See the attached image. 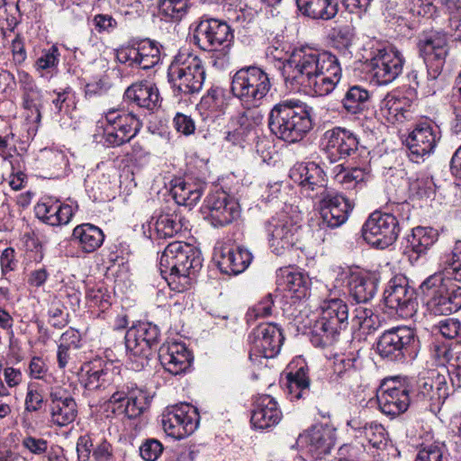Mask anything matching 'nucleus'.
<instances>
[{"label":"nucleus","mask_w":461,"mask_h":461,"mask_svg":"<svg viewBox=\"0 0 461 461\" xmlns=\"http://www.w3.org/2000/svg\"><path fill=\"white\" fill-rule=\"evenodd\" d=\"M385 305L401 316H411L415 308V293L405 280H391L384 293Z\"/></svg>","instance_id":"nucleus-24"},{"label":"nucleus","mask_w":461,"mask_h":461,"mask_svg":"<svg viewBox=\"0 0 461 461\" xmlns=\"http://www.w3.org/2000/svg\"><path fill=\"white\" fill-rule=\"evenodd\" d=\"M282 418V412L276 400L268 394L258 396L254 403L251 423L254 427L264 429L276 425Z\"/></svg>","instance_id":"nucleus-30"},{"label":"nucleus","mask_w":461,"mask_h":461,"mask_svg":"<svg viewBox=\"0 0 461 461\" xmlns=\"http://www.w3.org/2000/svg\"><path fill=\"white\" fill-rule=\"evenodd\" d=\"M158 359L165 370L177 375L190 367L193 356L184 343L175 341L163 344L159 348Z\"/></svg>","instance_id":"nucleus-25"},{"label":"nucleus","mask_w":461,"mask_h":461,"mask_svg":"<svg viewBox=\"0 0 461 461\" xmlns=\"http://www.w3.org/2000/svg\"><path fill=\"white\" fill-rule=\"evenodd\" d=\"M155 229L160 238L172 237L182 229L180 217L176 213L160 214L156 220Z\"/></svg>","instance_id":"nucleus-50"},{"label":"nucleus","mask_w":461,"mask_h":461,"mask_svg":"<svg viewBox=\"0 0 461 461\" xmlns=\"http://www.w3.org/2000/svg\"><path fill=\"white\" fill-rule=\"evenodd\" d=\"M188 0H160L158 11L162 19L167 22H178L187 13Z\"/></svg>","instance_id":"nucleus-49"},{"label":"nucleus","mask_w":461,"mask_h":461,"mask_svg":"<svg viewBox=\"0 0 461 461\" xmlns=\"http://www.w3.org/2000/svg\"><path fill=\"white\" fill-rule=\"evenodd\" d=\"M439 271L442 276L449 280L454 279L461 282V241L455 243L454 249L443 256L439 259Z\"/></svg>","instance_id":"nucleus-39"},{"label":"nucleus","mask_w":461,"mask_h":461,"mask_svg":"<svg viewBox=\"0 0 461 461\" xmlns=\"http://www.w3.org/2000/svg\"><path fill=\"white\" fill-rule=\"evenodd\" d=\"M71 240L83 251L91 253L100 248L104 242V235L97 226L83 223L73 230Z\"/></svg>","instance_id":"nucleus-35"},{"label":"nucleus","mask_w":461,"mask_h":461,"mask_svg":"<svg viewBox=\"0 0 461 461\" xmlns=\"http://www.w3.org/2000/svg\"><path fill=\"white\" fill-rule=\"evenodd\" d=\"M251 260L252 255L248 249L223 247L220 249L218 267L222 273L238 275L247 269Z\"/></svg>","instance_id":"nucleus-31"},{"label":"nucleus","mask_w":461,"mask_h":461,"mask_svg":"<svg viewBox=\"0 0 461 461\" xmlns=\"http://www.w3.org/2000/svg\"><path fill=\"white\" fill-rule=\"evenodd\" d=\"M297 444L314 458H321L330 452L335 445V437L330 429L314 426L299 435Z\"/></svg>","instance_id":"nucleus-26"},{"label":"nucleus","mask_w":461,"mask_h":461,"mask_svg":"<svg viewBox=\"0 0 461 461\" xmlns=\"http://www.w3.org/2000/svg\"><path fill=\"white\" fill-rule=\"evenodd\" d=\"M163 449L160 441L155 438H149L140 447V454L145 461H156L162 454Z\"/></svg>","instance_id":"nucleus-61"},{"label":"nucleus","mask_w":461,"mask_h":461,"mask_svg":"<svg viewBox=\"0 0 461 461\" xmlns=\"http://www.w3.org/2000/svg\"><path fill=\"white\" fill-rule=\"evenodd\" d=\"M285 340L281 329L275 323H262L249 336L250 343L249 358L253 356L272 358L277 355Z\"/></svg>","instance_id":"nucleus-18"},{"label":"nucleus","mask_w":461,"mask_h":461,"mask_svg":"<svg viewBox=\"0 0 461 461\" xmlns=\"http://www.w3.org/2000/svg\"><path fill=\"white\" fill-rule=\"evenodd\" d=\"M279 276L284 279L285 289L295 298H305L308 294L309 278L303 273L289 267L279 269Z\"/></svg>","instance_id":"nucleus-42"},{"label":"nucleus","mask_w":461,"mask_h":461,"mask_svg":"<svg viewBox=\"0 0 461 461\" xmlns=\"http://www.w3.org/2000/svg\"><path fill=\"white\" fill-rule=\"evenodd\" d=\"M445 8L448 15L446 33L433 32L419 41L420 52L427 66V82L422 85L427 95H434L440 88L438 77L447 55L446 34L461 41V0H446Z\"/></svg>","instance_id":"nucleus-1"},{"label":"nucleus","mask_w":461,"mask_h":461,"mask_svg":"<svg viewBox=\"0 0 461 461\" xmlns=\"http://www.w3.org/2000/svg\"><path fill=\"white\" fill-rule=\"evenodd\" d=\"M261 121L262 115L253 110L248 109L240 113L231 119L230 128L226 133L225 140L233 145L240 144Z\"/></svg>","instance_id":"nucleus-32"},{"label":"nucleus","mask_w":461,"mask_h":461,"mask_svg":"<svg viewBox=\"0 0 461 461\" xmlns=\"http://www.w3.org/2000/svg\"><path fill=\"white\" fill-rule=\"evenodd\" d=\"M193 38L194 44L201 50L220 52V55L225 59L234 35L226 22L215 18H205L196 24Z\"/></svg>","instance_id":"nucleus-10"},{"label":"nucleus","mask_w":461,"mask_h":461,"mask_svg":"<svg viewBox=\"0 0 461 461\" xmlns=\"http://www.w3.org/2000/svg\"><path fill=\"white\" fill-rule=\"evenodd\" d=\"M334 56L309 46L294 49L284 62L283 76L286 86L300 91L301 86L315 73L321 71L326 63L331 64L330 59Z\"/></svg>","instance_id":"nucleus-4"},{"label":"nucleus","mask_w":461,"mask_h":461,"mask_svg":"<svg viewBox=\"0 0 461 461\" xmlns=\"http://www.w3.org/2000/svg\"><path fill=\"white\" fill-rule=\"evenodd\" d=\"M167 74L174 90L184 95L198 93L205 79L202 59L189 52H179L170 64Z\"/></svg>","instance_id":"nucleus-6"},{"label":"nucleus","mask_w":461,"mask_h":461,"mask_svg":"<svg viewBox=\"0 0 461 461\" xmlns=\"http://www.w3.org/2000/svg\"><path fill=\"white\" fill-rule=\"evenodd\" d=\"M107 127L104 143L118 147L130 141L140 131L141 123L137 117L123 109H110L105 113Z\"/></svg>","instance_id":"nucleus-12"},{"label":"nucleus","mask_w":461,"mask_h":461,"mask_svg":"<svg viewBox=\"0 0 461 461\" xmlns=\"http://www.w3.org/2000/svg\"><path fill=\"white\" fill-rule=\"evenodd\" d=\"M411 401L421 409L436 414L447 399V386L444 377H420L411 391Z\"/></svg>","instance_id":"nucleus-17"},{"label":"nucleus","mask_w":461,"mask_h":461,"mask_svg":"<svg viewBox=\"0 0 461 461\" xmlns=\"http://www.w3.org/2000/svg\"><path fill=\"white\" fill-rule=\"evenodd\" d=\"M407 386L388 387L377 396L378 405L383 413L397 416L407 411L411 398Z\"/></svg>","instance_id":"nucleus-29"},{"label":"nucleus","mask_w":461,"mask_h":461,"mask_svg":"<svg viewBox=\"0 0 461 461\" xmlns=\"http://www.w3.org/2000/svg\"><path fill=\"white\" fill-rule=\"evenodd\" d=\"M379 316L375 314L371 309L358 307L355 311L352 319V327L364 334H371L380 327Z\"/></svg>","instance_id":"nucleus-47"},{"label":"nucleus","mask_w":461,"mask_h":461,"mask_svg":"<svg viewBox=\"0 0 461 461\" xmlns=\"http://www.w3.org/2000/svg\"><path fill=\"white\" fill-rule=\"evenodd\" d=\"M298 10L312 19L329 21L339 12L337 0H295Z\"/></svg>","instance_id":"nucleus-36"},{"label":"nucleus","mask_w":461,"mask_h":461,"mask_svg":"<svg viewBox=\"0 0 461 461\" xmlns=\"http://www.w3.org/2000/svg\"><path fill=\"white\" fill-rule=\"evenodd\" d=\"M458 352H454L449 344L435 342L431 347V357L440 366L447 365V367L452 366L453 359Z\"/></svg>","instance_id":"nucleus-55"},{"label":"nucleus","mask_w":461,"mask_h":461,"mask_svg":"<svg viewBox=\"0 0 461 461\" xmlns=\"http://www.w3.org/2000/svg\"><path fill=\"white\" fill-rule=\"evenodd\" d=\"M269 247L276 254L294 247L300 239L301 225L286 213L273 216L266 223Z\"/></svg>","instance_id":"nucleus-15"},{"label":"nucleus","mask_w":461,"mask_h":461,"mask_svg":"<svg viewBox=\"0 0 461 461\" xmlns=\"http://www.w3.org/2000/svg\"><path fill=\"white\" fill-rule=\"evenodd\" d=\"M380 110L388 121H398V116H402V101L393 95H387L381 103Z\"/></svg>","instance_id":"nucleus-56"},{"label":"nucleus","mask_w":461,"mask_h":461,"mask_svg":"<svg viewBox=\"0 0 461 461\" xmlns=\"http://www.w3.org/2000/svg\"><path fill=\"white\" fill-rule=\"evenodd\" d=\"M271 88L268 75L255 66L239 69L231 78L230 91L249 109L258 106Z\"/></svg>","instance_id":"nucleus-7"},{"label":"nucleus","mask_w":461,"mask_h":461,"mask_svg":"<svg viewBox=\"0 0 461 461\" xmlns=\"http://www.w3.org/2000/svg\"><path fill=\"white\" fill-rule=\"evenodd\" d=\"M357 135L341 127L327 130L321 139V149L330 163L344 160L354 155L358 149Z\"/></svg>","instance_id":"nucleus-14"},{"label":"nucleus","mask_w":461,"mask_h":461,"mask_svg":"<svg viewBox=\"0 0 461 461\" xmlns=\"http://www.w3.org/2000/svg\"><path fill=\"white\" fill-rule=\"evenodd\" d=\"M310 108L298 100H285L274 105L268 114L270 131L278 139L294 143L312 128Z\"/></svg>","instance_id":"nucleus-3"},{"label":"nucleus","mask_w":461,"mask_h":461,"mask_svg":"<svg viewBox=\"0 0 461 461\" xmlns=\"http://www.w3.org/2000/svg\"><path fill=\"white\" fill-rule=\"evenodd\" d=\"M42 105L43 95L39 87L23 93V107L27 112V119L32 118L33 122L39 123L41 120Z\"/></svg>","instance_id":"nucleus-48"},{"label":"nucleus","mask_w":461,"mask_h":461,"mask_svg":"<svg viewBox=\"0 0 461 461\" xmlns=\"http://www.w3.org/2000/svg\"><path fill=\"white\" fill-rule=\"evenodd\" d=\"M289 176L312 199H318L328 191L325 174L314 162L295 164L290 169Z\"/></svg>","instance_id":"nucleus-20"},{"label":"nucleus","mask_w":461,"mask_h":461,"mask_svg":"<svg viewBox=\"0 0 461 461\" xmlns=\"http://www.w3.org/2000/svg\"><path fill=\"white\" fill-rule=\"evenodd\" d=\"M59 51L57 46L52 45L47 50L41 51V55L35 62L37 70H44L56 67L59 60Z\"/></svg>","instance_id":"nucleus-60"},{"label":"nucleus","mask_w":461,"mask_h":461,"mask_svg":"<svg viewBox=\"0 0 461 461\" xmlns=\"http://www.w3.org/2000/svg\"><path fill=\"white\" fill-rule=\"evenodd\" d=\"M203 211L214 227L230 224L240 216V204L226 192L217 190L210 194L204 200Z\"/></svg>","instance_id":"nucleus-19"},{"label":"nucleus","mask_w":461,"mask_h":461,"mask_svg":"<svg viewBox=\"0 0 461 461\" xmlns=\"http://www.w3.org/2000/svg\"><path fill=\"white\" fill-rule=\"evenodd\" d=\"M318 200L321 226L334 229L346 222L352 210L348 199L340 194H333L328 190Z\"/></svg>","instance_id":"nucleus-23"},{"label":"nucleus","mask_w":461,"mask_h":461,"mask_svg":"<svg viewBox=\"0 0 461 461\" xmlns=\"http://www.w3.org/2000/svg\"><path fill=\"white\" fill-rule=\"evenodd\" d=\"M273 304L274 301L270 294L264 296L257 304L249 309L246 314L248 322L271 315Z\"/></svg>","instance_id":"nucleus-57"},{"label":"nucleus","mask_w":461,"mask_h":461,"mask_svg":"<svg viewBox=\"0 0 461 461\" xmlns=\"http://www.w3.org/2000/svg\"><path fill=\"white\" fill-rule=\"evenodd\" d=\"M370 99V93L360 86H350L346 92L341 104L343 108L351 114H357L364 111Z\"/></svg>","instance_id":"nucleus-44"},{"label":"nucleus","mask_w":461,"mask_h":461,"mask_svg":"<svg viewBox=\"0 0 461 461\" xmlns=\"http://www.w3.org/2000/svg\"><path fill=\"white\" fill-rule=\"evenodd\" d=\"M44 403V397L42 391L40 389L39 384L30 383L27 387L24 408L28 412L39 411Z\"/></svg>","instance_id":"nucleus-54"},{"label":"nucleus","mask_w":461,"mask_h":461,"mask_svg":"<svg viewBox=\"0 0 461 461\" xmlns=\"http://www.w3.org/2000/svg\"><path fill=\"white\" fill-rule=\"evenodd\" d=\"M50 415L52 421L59 426L73 422L77 414V407L73 397L60 386L52 387L50 391Z\"/></svg>","instance_id":"nucleus-28"},{"label":"nucleus","mask_w":461,"mask_h":461,"mask_svg":"<svg viewBox=\"0 0 461 461\" xmlns=\"http://www.w3.org/2000/svg\"><path fill=\"white\" fill-rule=\"evenodd\" d=\"M367 177L368 172L360 167H352L348 170L341 168V170L336 175V180L347 189H352L358 185H362Z\"/></svg>","instance_id":"nucleus-51"},{"label":"nucleus","mask_w":461,"mask_h":461,"mask_svg":"<svg viewBox=\"0 0 461 461\" xmlns=\"http://www.w3.org/2000/svg\"><path fill=\"white\" fill-rule=\"evenodd\" d=\"M159 337L158 326L150 322H140L127 330L125 346L130 358L136 362V368L148 365L158 348Z\"/></svg>","instance_id":"nucleus-9"},{"label":"nucleus","mask_w":461,"mask_h":461,"mask_svg":"<svg viewBox=\"0 0 461 461\" xmlns=\"http://www.w3.org/2000/svg\"><path fill=\"white\" fill-rule=\"evenodd\" d=\"M60 202L53 197H43L35 205V214L43 222L50 225L49 219L54 218Z\"/></svg>","instance_id":"nucleus-53"},{"label":"nucleus","mask_w":461,"mask_h":461,"mask_svg":"<svg viewBox=\"0 0 461 461\" xmlns=\"http://www.w3.org/2000/svg\"><path fill=\"white\" fill-rule=\"evenodd\" d=\"M204 189V183L177 178L173 181L171 194L177 204L192 207L200 201Z\"/></svg>","instance_id":"nucleus-34"},{"label":"nucleus","mask_w":461,"mask_h":461,"mask_svg":"<svg viewBox=\"0 0 461 461\" xmlns=\"http://www.w3.org/2000/svg\"><path fill=\"white\" fill-rule=\"evenodd\" d=\"M286 389L291 399H305L310 396V378L307 367H300L294 374L286 376Z\"/></svg>","instance_id":"nucleus-43"},{"label":"nucleus","mask_w":461,"mask_h":461,"mask_svg":"<svg viewBox=\"0 0 461 461\" xmlns=\"http://www.w3.org/2000/svg\"><path fill=\"white\" fill-rule=\"evenodd\" d=\"M354 34L352 30L348 27H339L333 30L332 32V41L335 48L339 50L346 52L349 50V48L352 46Z\"/></svg>","instance_id":"nucleus-59"},{"label":"nucleus","mask_w":461,"mask_h":461,"mask_svg":"<svg viewBox=\"0 0 461 461\" xmlns=\"http://www.w3.org/2000/svg\"><path fill=\"white\" fill-rule=\"evenodd\" d=\"M404 59L402 54L393 49L377 50L370 59L373 77L378 85L394 81L402 72Z\"/></svg>","instance_id":"nucleus-22"},{"label":"nucleus","mask_w":461,"mask_h":461,"mask_svg":"<svg viewBox=\"0 0 461 461\" xmlns=\"http://www.w3.org/2000/svg\"><path fill=\"white\" fill-rule=\"evenodd\" d=\"M416 340L412 329L398 326L385 330L376 342L377 354L389 361H402Z\"/></svg>","instance_id":"nucleus-13"},{"label":"nucleus","mask_w":461,"mask_h":461,"mask_svg":"<svg viewBox=\"0 0 461 461\" xmlns=\"http://www.w3.org/2000/svg\"><path fill=\"white\" fill-rule=\"evenodd\" d=\"M203 101L212 109L223 111L225 107L224 89L220 86H212Z\"/></svg>","instance_id":"nucleus-63"},{"label":"nucleus","mask_w":461,"mask_h":461,"mask_svg":"<svg viewBox=\"0 0 461 461\" xmlns=\"http://www.w3.org/2000/svg\"><path fill=\"white\" fill-rule=\"evenodd\" d=\"M330 63H326L321 71H318L310 80L301 86V90L312 91L317 95L330 94L341 78V68L336 56L330 59Z\"/></svg>","instance_id":"nucleus-27"},{"label":"nucleus","mask_w":461,"mask_h":461,"mask_svg":"<svg viewBox=\"0 0 461 461\" xmlns=\"http://www.w3.org/2000/svg\"><path fill=\"white\" fill-rule=\"evenodd\" d=\"M83 371L85 374L82 375V384L89 391L105 389L114 380V368H96L86 365Z\"/></svg>","instance_id":"nucleus-40"},{"label":"nucleus","mask_w":461,"mask_h":461,"mask_svg":"<svg viewBox=\"0 0 461 461\" xmlns=\"http://www.w3.org/2000/svg\"><path fill=\"white\" fill-rule=\"evenodd\" d=\"M385 436L386 432L382 424L370 421L360 438L366 440L373 447L381 449L386 446Z\"/></svg>","instance_id":"nucleus-52"},{"label":"nucleus","mask_w":461,"mask_h":461,"mask_svg":"<svg viewBox=\"0 0 461 461\" xmlns=\"http://www.w3.org/2000/svg\"><path fill=\"white\" fill-rule=\"evenodd\" d=\"M438 233L429 227H416L408 237L407 242L411 249L418 256L425 254L438 240Z\"/></svg>","instance_id":"nucleus-38"},{"label":"nucleus","mask_w":461,"mask_h":461,"mask_svg":"<svg viewBox=\"0 0 461 461\" xmlns=\"http://www.w3.org/2000/svg\"><path fill=\"white\" fill-rule=\"evenodd\" d=\"M93 457L95 461H116L113 446L105 439L93 449Z\"/></svg>","instance_id":"nucleus-64"},{"label":"nucleus","mask_w":461,"mask_h":461,"mask_svg":"<svg viewBox=\"0 0 461 461\" xmlns=\"http://www.w3.org/2000/svg\"><path fill=\"white\" fill-rule=\"evenodd\" d=\"M348 286L349 295L357 303L369 302L376 293V281L368 275L352 274Z\"/></svg>","instance_id":"nucleus-37"},{"label":"nucleus","mask_w":461,"mask_h":461,"mask_svg":"<svg viewBox=\"0 0 461 461\" xmlns=\"http://www.w3.org/2000/svg\"><path fill=\"white\" fill-rule=\"evenodd\" d=\"M441 138L439 127L432 121L416 123L405 142L410 150L411 159L419 162L432 154Z\"/></svg>","instance_id":"nucleus-16"},{"label":"nucleus","mask_w":461,"mask_h":461,"mask_svg":"<svg viewBox=\"0 0 461 461\" xmlns=\"http://www.w3.org/2000/svg\"><path fill=\"white\" fill-rule=\"evenodd\" d=\"M199 413L187 403H182L163 416V429L168 436L184 438L192 434L198 427Z\"/></svg>","instance_id":"nucleus-21"},{"label":"nucleus","mask_w":461,"mask_h":461,"mask_svg":"<svg viewBox=\"0 0 461 461\" xmlns=\"http://www.w3.org/2000/svg\"><path fill=\"white\" fill-rule=\"evenodd\" d=\"M201 267V252L185 242L175 241L168 244L160 257L161 275L173 289L178 291L190 285L191 276H194Z\"/></svg>","instance_id":"nucleus-2"},{"label":"nucleus","mask_w":461,"mask_h":461,"mask_svg":"<svg viewBox=\"0 0 461 461\" xmlns=\"http://www.w3.org/2000/svg\"><path fill=\"white\" fill-rule=\"evenodd\" d=\"M420 289L431 298L428 303L434 314L449 315L461 309V286L434 273L420 285Z\"/></svg>","instance_id":"nucleus-8"},{"label":"nucleus","mask_w":461,"mask_h":461,"mask_svg":"<svg viewBox=\"0 0 461 461\" xmlns=\"http://www.w3.org/2000/svg\"><path fill=\"white\" fill-rule=\"evenodd\" d=\"M400 233L399 221L391 213L375 211L362 227L363 239L372 247L384 249L393 245Z\"/></svg>","instance_id":"nucleus-11"},{"label":"nucleus","mask_w":461,"mask_h":461,"mask_svg":"<svg viewBox=\"0 0 461 461\" xmlns=\"http://www.w3.org/2000/svg\"><path fill=\"white\" fill-rule=\"evenodd\" d=\"M321 313L312 329L311 341L316 347L331 345L348 325V306L340 298H328L321 304Z\"/></svg>","instance_id":"nucleus-5"},{"label":"nucleus","mask_w":461,"mask_h":461,"mask_svg":"<svg viewBox=\"0 0 461 461\" xmlns=\"http://www.w3.org/2000/svg\"><path fill=\"white\" fill-rule=\"evenodd\" d=\"M362 368V360L358 356L350 354L334 361L333 375L336 380L351 381L359 376Z\"/></svg>","instance_id":"nucleus-41"},{"label":"nucleus","mask_w":461,"mask_h":461,"mask_svg":"<svg viewBox=\"0 0 461 461\" xmlns=\"http://www.w3.org/2000/svg\"><path fill=\"white\" fill-rule=\"evenodd\" d=\"M434 329L447 339H456L458 340L461 332V321L456 318L441 320Z\"/></svg>","instance_id":"nucleus-58"},{"label":"nucleus","mask_w":461,"mask_h":461,"mask_svg":"<svg viewBox=\"0 0 461 461\" xmlns=\"http://www.w3.org/2000/svg\"><path fill=\"white\" fill-rule=\"evenodd\" d=\"M149 400L145 393L140 390H131L129 392L126 404H121L113 412L124 413L130 419L139 417L148 407Z\"/></svg>","instance_id":"nucleus-45"},{"label":"nucleus","mask_w":461,"mask_h":461,"mask_svg":"<svg viewBox=\"0 0 461 461\" xmlns=\"http://www.w3.org/2000/svg\"><path fill=\"white\" fill-rule=\"evenodd\" d=\"M124 98L128 102L136 104L141 108L154 110L159 105L160 96L158 87L148 81H141L130 86Z\"/></svg>","instance_id":"nucleus-33"},{"label":"nucleus","mask_w":461,"mask_h":461,"mask_svg":"<svg viewBox=\"0 0 461 461\" xmlns=\"http://www.w3.org/2000/svg\"><path fill=\"white\" fill-rule=\"evenodd\" d=\"M137 55V67L149 69L160 61V50L158 44L150 40H144L135 47Z\"/></svg>","instance_id":"nucleus-46"},{"label":"nucleus","mask_w":461,"mask_h":461,"mask_svg":"<svg viewBox=\"0 0 461 461\" xmlns=\"http://www.w3.org/2000/svg\"><path fill=\"white\" fill-rule=\"evenodd\" d=\"M415 461H449V455L442 447L430 445L419 451Z\"/></svg>","instance_id":"nucleus-62"}]
</instances>
